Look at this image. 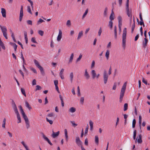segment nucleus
<instances>
[{
	"label": "nucleus",
	"instance_id": "f257e3e1",
	"mask_svg": "<svg viewBox=\"0 0 150 150\" xmlns=\"http://www.w3.org/2000/svg\"><path fill=\"white\" fill-rule=\"evenodd\" d=\"M19 108L21 111V113L22 114L23 117L25 120L26 128L27 129H28L30 127L29 121L28 119V117L25 114V113L24 112L21 106H19Z\"/></svg>",
	"mask_w": 150,
	"mask_h": 150
},
{
	"label": "nucleus",
	"instance_id": "f03ea898",
	"mask_svg": "<svg viewBox=\"0 0 150 150\" xmlns=\"http://www.w3.org/2000/svg\"><path fill=\"white\" fill-rule=\"evenodd\" d=\"M112 73V68L110 66L108 71V74L107 73L106 70H104L103 74V79L105 84H106L108 81V79L109 76Z\"/></svg>",
	"mask_w": 150,
	"mask_h": 150
},
{
	"label": "nucleus",
	"instance_id": "7ed1b4c3",
	"mask_svg": "<svg viewBox=\"0 0 150 150\" xmlns=\"http://www.w3.org/2000/svg\"><path fill=\"white\" fill-rule=\"evenodd\" d=\"M127 33V28H125L123 29L122 35V45L124 49H125L126 46Z\"/></svg>",
	"mask_w": 150,
	"mask_h": 150
},
{
	"label": "nucleus",
	"instance_id": "20e7f679",
	"mask_svg": "<svg viewBox=\"0 0 150 150\" xmlns=\"http://www.w3.org/2000/svg\"><path fill=\"white\" fill-rule=\"evenodd\" d=\"M126 85L127 82H126L124 83L122 86V88H121L120 98V103L122 102L123 98L124 96V93L126 89Z\"/></svg>",
	"mask_w": 150,
	"mask_h": 150
},
{
	"label": "nucleus",
	"instance_id": "39448f33",
	"mask_svg": "<svg viewBox=\"0 0 150 150\" xmlns=\"http://www.w3.org/2000/svg\"><path fill=\"white\" fill-rule=\"evenodd\" d=\"M34 62L36 66L40 70L41 74L42 75H44L45 74V72L43 67L40 65L39 62L36 60L34 59Z\"/></svg>",
	"mask_w": 150,
	"mask_h": 150
},
{
	"label": "nucleus",
	"instance_id": "423d86ee",
	"mask_svg": "<svg viewBox=\"0 0 150 150\" xmlns=\"http://www.w3.org/2000/svg\"><path fill=\"white\" fill-rule=\"evenodd\" d=\"M41 134H42L43 138H44V139L50 145H52V143L50 142L49 139L47 137H46L44 134L43 132H41Z\"/></svg>",
	"mask_w": 150,
	"mask_h": 150
},
{
	"label": "nucleus",
	"instance_id": "0eeeda50",
	"mask_svg": "<svg viewBox=\"0 0 150 150\" xmlns=\"http://www.w3.org/2000/svg\"><path fill=\"white\" fill-rule=\"evenodd\" d=\"M137 141L138 143L141 144L142 142V136L141 134H139V137H137V139L135 141L136 143L137 142Z\"/></svg>",
	"mask_w": 150,
	"mask_h": 150
},
{
	"label": "nucleus",
	"instance_id": "6e6552de",
	"mask_svg": "<svg viewBox=\"0 0 150 150\" xmlns=\"http://www.w3.org/2000/svg\"><path fill=\"white\" fill-rule=\"evenodd\" d=\"M126 9L127 13H131L129 8V0H127L126 4Z\"/></svg>",
	"mask_w": 150,
	"mask_h": 150
},
{
	"label": "nucleus",
	"instance_id": "1a4fd4ad",
	"mask_svg": "<svg viewBox=\"0 0 150 150\" xmlns=\"http://www.w3.org/2000/svg\"><path fill=\"white\" fill-rule=\"evenodd\" d=\"M62 33L61 30L60 29L59 30V34L58 35L57 39V41H59L61 40L62 38Z\"/></svg>",
	"mask_w": 150,
	"mask_h": 150
},
{
	"label": "nucleus",
	"instance_id": "9d476101",
	"mask_svg": "<svg viewBox=\"0 0 150 150\" xmlns=\"http://www.w3.org/2000/svg\"><path fill=\"white\" fill-rule=\"evenodd\" d=\"M59 132L58 131L56 133L54 132L53 130L52 131V137L53 138H55L56 137L59 136Z\"/></svg>",
	"mask_w": 150,
	"mask_h": 150
},
{
	"label": "nucleus",
	"instance_id": "9b49d317",
	"mask_svg": "<svg viewBox=\"0 0 150 150\" xmlns=\"http://www.w3.org/2000/svg\"><path fill=\"white\" fill-rule=\"evenodd\" d=\"M84 75L86 79H89L90 77V76L88 74L87 69H85V72Z\"/></svg>",
	"mask_w": 150,
	"mask_h": 150
},
{
	"label": "nucleus",
	"instance_id": "f8f14e48",
	"mask_svg": "<svg viewBox=\"0 0 150 150\" xmlns=\"http://www.w3.org/2000/svg\"><path fill=\"white\" fill-rule=\"evenodd\" d=\"M0 27L3 34L4 33H6L7 29L6 27L4 26H2L1 25H0Z\"/></svg>",
	"mask_w": 150,
	"mask_h": 150
},
{
	"label": "nucleus",
	"instance_id": "ddd939ff",
	"mask_svg": "<svg viewBox=\"0 0 150 150\" xmlns=\"http://www.w3.org/2000/svg\"><path fill=\"white\" fill-rule=\"evenodd\" d=\"M76 143L78 146H80V145H81V146L82 145L81 144V141L79 137H76Z\"/></svg>",
	"mask_w": 150,
	"mask_h": 150
},
{
	"label": "nucleus",
	"instance_id": "4468645a",
	"mask_svg": "<svg viewBox=\"0 0 150 150\" xmlns=\"http://www.w3.org/2000/svg\"><path fill=\"white\" fill-rule=\"evenodd\" d=\"M1 13L2 16L4 17H6V11L5 9L4 8H1Z\"/></svg>",
	"mask_w": 150,
	"mask_h": 150
},
{
	"label": "nucleus",
	"instance_id": "2eb2a0df",
	"mask_svg": "<svg viewBox=\"0 0 150 150\" xmlns=\"http://www.w3.org/2000/svg\"><path fill=\"white\" fill-rule=\"evenodd\" d=\"M144 42H143V47L145 48L147 46V43L148 42V40L147 38H144Z\"/></svg>",
	"mask_w": 150,
	"mask_h": 150
},
{
	"label": "nucleus",
	"instance_id": "dca6fc26",
	"mask_svg": "<svg viewBox=\"0 0 150 150\" xmlns=\"http://www.w3.org/2000/svg\"><path fill=\"white\" fill-rule=\"evenodd\" d=\"M91 74L92 76V78L94 79L96 76L95 71L94 70H92L91 71Z\"/></svg>",
	"mask_w": 150,
	"mask_h": 150
},
{
	"label": "nucleus",
	"instance_id": "f3484780",
	"mask_svg": "<svg viewBox=\"0 0 150 150\" xmlns=\"http://www.w3.org/2000/svg\"><path fill=\"white\" fill-rule=\"evenodd\" d=\"M139 18L140 20V21L139 22V24L141 25H142V24H143V21L142 18V13H139Z\"/></svg>",
	"mask_w": 150,
	"mask_h": 150
},
{
	"label": "nucleus",
	"instance_id": "a211bd4d",
	"mask_svg": "<svg viewBox=\"0 0 150 150\" xmlns=\"http://www.w3.org/2000/svg\"><path fill=\"white\" fill-rule=\"evenodd\" d=\"M23 11H20V16H19V20L20 21H21L22 20L23 17Z\"/></svg>",
	"mask_w": 150,
	"mask_h": 150
},
{
	"label": "nucleus",
	"instance_id": "6ab92c4d",
	"mask_svg": "<svg viewBox=\"0 0 150 150\" xmlns=\"http://www.w3.org/2000/svg\"><path fill=\"white\" fill-rule=\"evenodd\" d=\"M24 33L25 36V42L26 44L28 43V38L27 37V33L26 31H24Z\"/></svg>",
	"mask_w": 150,
	"mask_h": 150
},
{
	"label": "nucleus",
	"instance_id": "aec40b11",
	"mask_svg": "<svg viewBox=\"0 0 150 150\" xmlns=\"http://www.w3.org/2000/svg\"><path fill=\"white\" fill-rule=\"evenodd\" d=\"M83 32L82 31L80 32L79 33L78 37L77 38V40H79L81 38V37L83 36Z\"/></svg>",
	"mask_w": 150,
	"mask_h": 150
},
{
	"label": "nucleus",
	"instance_id": "412c9836",
	"mask_svg": "<svg viewBox=\"0 0 150 150\" xmlns=\"http://www.w3.org/2000/svg\"><path fill=\"white\" fill-rule=\"evenodd\" d=\"M10 44L13 46L14 48V50L15 52H16L17 47V45L15 43H14L11 42Z\"/></svg>",
	"mask_w": 150,
	"mask_h": 150
},
{
	"label": "nucleus",
	"instance_id": "4be33fe9",
	"mask_svg": "<svg viewBox=\"0 0 150 150\" xmlns=\"http://www.w3.org/2000/svg\"><path fill=\"white\" fill-rule=\"evenodd\" d=\"M64 134L66 141H67L68 140V136L67 130L66 129H64Z\"/></svg>",
	"mask_w": 150,
	"mask_h": 150
},
{
	"label": "nucleus",
	"instance_id": "5701e85b",
	"mask_svg": "<svg viewBox=\"0 0 150 150\" xmlns=\"http://www.w3.org/2000/svg\"><path fill=\"white\" fill-rule=\"evenodd\" d=\"M110 54V51L109 50H107L105 53V57L107 59H108L109 57V56Z\"/></svg>",
	"mask_w": 150,
	"mask_h": 150
},
{
	"label": "nucleus",
	"instance_id": "b1692460",
	"mask_svg": "<svg viewBox=\"0 0 150 150\" xmlns=\"http://www.w3.org/2000/svg\"><path fill=\"white\" fill-rule=\"evenodd\" d=\"M114 15V13L112 11V12L110 14V21H112V20H114V16H113V15Z\"/></svg>",
	"mask_w": 150,
	"mask_h": 150
},
{
	"label": "nucleus",
	"instance_id": "393cba45",
	"mask_svg": "<svg viewBox=\"0 0 150 150\" xmlns=\"http://www.w3.org/2000/svg\"><path fill=\"white\" fill-rule=\"evenodd\" d=\"M25 104L26 107L28 108L29 110H30L32 109L31 107L27 101H25Z\"/></svg>",
	"mask_w": 150,
	"mask_h": 150
},
{
	"label": "nucleus",
	"instance_id": "a878e982",
	"mask_svg": "<svg viewBox=\"0 0 150 150\" xmlns=\"http://www.w3.org/2000/svg\"><path fill=\"white\" fill-rule=\"evenodd\" d=\"M69 77L70 79V81L71 83H72V82L73 77H74V75L73 73L72 72H71L70 73Z\"/></svg>",
	"mask_w": 150,
	"mask_h": 150
},
{
	"label": "nucleus",
	"instance_id": "bb28decb",
	"mask_svg": "<svg viewBox=\"0 0 150 150\" xmlns=\"http://www.w3.org/2000/svg\"><path fill=\"white\" fill-rule=\"evenodd\" d=\"M114 32L115 38V39H116L117 38V27L116 26H114Z\"/></svg>",
	"mask_w": 150,
	"mask_h": 150
},
{
	"label": "nucleus",
	"instance_id": "cd10ccee",
	"mask_svg": "<svg viewBox=\"0 0 150 150\" xmlns=\"http://www.w3.org/2000/svg\"><path fill=\"white\" fill-rule=\"evenodd\" d=\"M108 8L105 7V8L104 11L103 13L104 16L105 17H106L107 16Z\"/></svg>",
	"mask_w": 150,
	"mask_h": 150
},
{
	"label": "nucleus",
	"instance_id": "c85d7f7f",
	"mask_svg": "<svg viewBox=\"0 0 150 150\" xmlns=\"http://www.w3.org/2000/svg\"><path fill=\"white\" fill-rule=\"evenodd\" d=\"M76 111V109L74 107H71L70 108L69 110V111L73 113L75 112Z\"/></svg>",
	"mask_w": 150,
	"mask_h": 150
},
{
	"label": "nucleus",
	"instance_id": "c756f323",
	"mask_svg": "<svg viewBox=\"0 0 150 150\" xmlns=\"http://www.w3.org/2000/svg\"><path fill=\"white\" fill-rule=\"evenodd\" d=\"M142 117L141 115H140L139 117V126L140 127V129H141V124L142 123Z\"/></svg>",
	"mask_w": 150,
	"mask_h": 150
},
{
	"label": "nucleus",
	"instance_id": "7c9ffc66",
	"mask_svg": "<svg viewBox=\"0 0 150 150\" xmlns=\"http://www.w3.org/2000/svg\"><path fill=\"white\" fill-rule=\"evenodd\" d=\"M74 56V54L72 53L71 54V56L70 57V59H69V62L70 63V62H72Z\"/></svg>",
	"mask_w": 150,
	"mask_h": 150
},
{
	"label": "nucleus",
	"instance_id": "2f4dec72",
	"mask_svg": "<svg viewBox=\"0 0 150 150\" xmlns=\"http://www.w3.org/2000/svg\"><path fill=\"white\" fill-rule=\"evenodd\" d=\"M17 115V117L18 120L19 121L18 122V123H21V117H20V114H18V115Z\"/></svg>",
	"mask_w": 150,
	"mask_h": 150
},
{
	"label": "nucleus",
	"instance_id": "473e14b6",
	"mask_svg": "<svg viewBox=\"0 0 150 150\" xmlns=\"http://www.w3.org/2000/svg\"><path fill=\"white\" fill-rule=\"evenodd\" d=\"M12 105L13 109L17 108V106L13 100H12Z\"/></svg>",
	"mask_w": 150,
	"mask_h": 150
},
{
	"label": "nucleus",
	"instance_id": "72a5a7b5",
	"mask_svg": "<svg viewBox=\"0 0 150 150\" xmlns=\"http://www.w3.org/2000/svg\"><path fill=\"white\" fill-rule=\"evenodd\" d=\"M128 104L126 103L124 104V110L125 111L127 110L128 108Z\"/></svg>",
	"mask_w": 150,
	"mask_h": 150
},
{
	"label": "nucleus",
	"instance_id": "f704fd0d",
	"mask_svg": "<svg viewBox=\"0 0 150 150\" xmlns=\"http://www.w3.org/2000/svg\"><path fill=\"white\" fill-rule=\"evenodd\" d=\"M0 46L2 47V49H3L4 50H5V47L3 43L1 41H0Z\"/></svg>",
	"mask_w": 150,
	"mask_h": 150
},
{
	"label": "nucleus",
	"instance_id": "c9c22d12",
	"mask_svg": "<svg viewBox=\"0 0 150 150\" xmlns=\"http://www.w3.org/2000/svg\"><path fill=\"white\" fill-rule=\"evenodd\" d=\"M135 23H133L132 26V30H131V33H133V32L135 28Z\"/></svg>",
	"mask_w": 150,
	"mask_h": 150
},
{
	"label": "nucleus",
	"instance_id": "e433bc0d",
	"mask_svg": "<svg viewBox=\"0 0 150 150\" xmlns=\"http://www.w3.org/2000/svg\"><path fill=\"white\" fill-rule=\"evenodd\" d=\"M95 139V142L96 144H98L99 142L98 137V136H96Z\"/></svg>",
	"mask_w": 150,
	"mask_h": 150
},
{
	"label": "nucleus",
	"instance_id": "4c0bfd02",
	"mask_svg": "<svg viewBox=\"0 0 150 150\" xmlns=\"http://www.w3.org/2000/svg\"><path fill=\"white\" fill-rule=\"evenodd\" d=\"M44 22V20L41 18H40L39 20L37 22V25H38Z\"/></svg>",
	"mask_w": 150,
	"mask_h": 150
},
{
	"label": "nucleus",
	"instance_id": "58836bf2",
	"mask_svg": "<svg viewBox=\"0 0 150 150\" xmlns=\"http://www.w3.org/2000/svg\"><path fill=\"white\" fill-rule=\"evenodd\" d=\"M89 128V126L87 124V126L86 127V129L85 131V135L87 134L88 132V130Z\"/></svg>",
	"mask_w": 150,
	"mask_h": 150
},
{
	"label": "nucleus",
	"instance_id": "ea45409f",
	"mask_svg": "<svg viewBox=\"0 0 150 150\" xmlns=\"http://www.w3.org/2000/svg\"><path fill=\"white\" fill-rule=\"evenodd\" d=\"M21 92L22 93V94L24 96L26 97V94H25V90L23 88H21Z\"/></svg>",
	"mask_w": 150,
	"mask_h": 150
},
{
	"label": "nucleus",
	"instance_id": "a19ab883",
	"mask_svg": "<svg viewBox=\"0 0 150 150\" xmlns=\"http://www.w3.org/2000/svg\"><path fill=\"white\" fill-rule=\"evenodd\" d=\"M102 29L101 27H100L98 32V34L99 36H100L101 33H102Z\"/></svg>",
	"mask_w": 150,
	"mask_h": 150
},
{
	"label": "nucleus",
	"instance_id": "79ce46f5",
	"mask_svg": "<svg viewBox=\"0 0 150 150\" xmlns=\"http://www.w3.org/2000/svg\"><path fill=\"white\" fill-rule=\"evenodd\" d=\"M113 22L112 21H110L109 22L108 25L110 27L111 29H112V27Z\"/></svg>",
	"mask_w": 150,
	"mask_h": 150
},
{
	"label": "nucleus",
	"instance_id": "37998d69",
	"mask_svg": "<svg viewBox=\"0 0 150 150\" xmlns=\"http://www.w3.org/2000/svg\"><path fill=\"white\" fill-rule=\"evenodd\" d=\"M136 120L135 119H134L132 121V127L133 128H134L135 127V124H136Z\"/></svg>",
	"mask_w": 150,
	"mask_h": 150
},
{
	"label": "nucleus",
	"instance_id": "c03bdc74",
	"mask_svg": "<svg viewBox=\"0 0 150 150\" xmlns=\"http://www.w3.org/2000/svg\"><path fill=\"white\" fill-rule=\"evenodd\" d=\"M41 89V87L39 85H37L36 86V89H35V91H37L38 90H40Z\"/></svg>",
	"mask_w": 150,
	"mask_h": 150
},
{
	"label": "nucleus",
	"instance_id": "a18cd8bd",
	"mask_svg": "<svg viewBox=\"0 0 150 150\" xmlns=\"http://www.w3.org/2000/svg\"><path fill=\"white\" fill-rule=\"evenodd\" d=\"M27 11L30 14H32V13L31 11L30 7L29 6H27Z\"/></svg>",
	"mask_w": 150,
	"mask_h": 150
},
{
	"label": "nucleus",
	"instance_id": "49530a36",
	"mask_svg": "<svg viewBox=\"0 0 150 150\" xmlns=\"http://www.w3.org/2000/svg\"><path fill=\"white\" fill-rule=\"evenodd\" d=\"M136 130H135L134 131L133 136V138L134 140L136 139Z\"/></svg>",
	"mask_w": 150,
	"mask_h": 150
},
{
	"label": "nucleus",
	"instance_id": "de8ad7c7",
	"mask_svg": "<svg viewBox=\"0 0 150 150\" xmlns=\"http://www.w3.org/2000/svg\"><path fill=\"white\" fill-rule=\"evenodd\" d=\"M70 122L72 124V125L74 127H75L77 125V124H76L74 121H71Z\"/></svg>",
	"mask_w": 150,
	"mask_h": 150
},
{
	"label": "nucleus",
	"instance_id": "09e8293b",
	"mask_svg": "<svg viewBox=\"0 0 150 150\" xmlns=\"http://www.w3.org/2000/svg\"><path fill=\"white\" fill-rule=\"evenodd\" d=\"M38 33L41 36H42L44 34V31L41 30H39L38 32Z\"/></svg>",
	"mask_w": 150,
	"mask_h": 150
},
{
	"label": "nucleus",
	"instance_id": "8fccbe9b",
	"mask_svg": "<svg viewBox=\"0 0 150 150\" xmlns=\"http://www.w3.org/2000/svg\"><path fill=\"white\" fill-rule=\"evenodd\" d=\"M47 121L49 122L50 125H52L53 124V122L52 120H50L48 119L47 118H46Z\"/></svg>",
	"mask_w": 150,
	"mask_h": 150
},
{
	"label": "nucleus",
	"instance_id": "3c124183",
	"mask_svg": "<svg viewBox=\"0 0 150 150\" xmlns=\"http://www.w3.org/2000/svg\"><path fill=\"white\" fill-rule=\"evenodd\" d=\"M82 57V55L81 54H80L79 56V57L76 60V62H77L80 60Z\"/></svg>",
	"mask_w": 150,
	"mask_h": 150
},
{
	"label": "nucleus",
	"instance_id": "603ef678",
	"mask_svg": "<svg viewBox=\"0 0 150 150\" xmlns=\"http://www.w3.org/2000/svg\"><path fill=\"white\" fill-rule=\"evenodd\" d=\"M31 41L32 42L34 43H37V42L35 40V37L32 38L31 39Z\"/></svg>",
	"mask_w": 150,
	"mask_h": 150
},
{
	"label": "nucleus",
	"instance_id": "864d4df0",
	"mask_svg": "<svg viewBox=\"0 0 150 150\" xmlns=\"http://www.w3.org/2000/svg\"><path fill=\"white\" fill-rule=\"evenodd\" d=\"M117 86V83L116 82H115L114 83L113 86L112 87V89L114 90H115Z\"/></svg>",
	"mask_w": 150,
	"mask_h": 150
},
{
	"label": "nucleus",
	"instance_id": "5fc2aeb1",
	"mask_svg": "<svg viewBox=\"0 0 150 150\" xmlns=\"http://www.w3.org/2000/svg\"><path fill=\"white\" fill-rule=\"evenodd\" d=\"M15 113L16 114V115L19 114V113L18 112V109L17 108H15L14 109H13Z\"/></svg>",
	"mask_w": 150,
	"mask_h": 150
},
{
	"label": "nucleus",
	"instance_id": "6e6d98bb",
	"mask_svg": "<svg viewBox=\"0 0 150 150\" xmlns=\"http://www.w3.org/2000/svg\"><path fill=\"white\" fill-rule=\"evenodd\" d=\"M66 25L68 26H70L71 25V23L70 20H68L67 21Z\"/></svg>",
	"mask_w": 150,
	"mask_h": 150
},
{
	"label": "nucleus",
	"instance_id": "4d7b16f0",
	"mask_svg": "<svg viewBox=\"0 0 150 150\" xmlns=\"http://www.w3.org/2000/svg\"><path fill=\"white\" fill-rule=\"evenodd\" d=\"M117 18L118 20V22H122V18L121 16H119Z\"/></svg>",
	"mask_w": 150,
	"mask_h": 150
},
{
	"label": "nucleus",
	"instance_id": "13d9d810",
	"mask_svg": "<svg viewBox=\"0 0 150 150\" xmlns=\"http://www.w3.org/2000/svg\"><path fill=\"white\" fill-rule=\"evenodd\" d=\"M77 92H78V95L79 96H80L81 95V93L80 92V90L79 87V86L77 87Z\"/></svg>",
	"mask_w": 150,
	"mask_h": 150
},
{
	"label": "nucleus",
	"instance_id": "bf43d9fd",
	"mask_svg": "<svg viewBox=\"0 0 150 150\" xmlns=\"http://www.w3.org/2000/svg\"><path fill=\"white\" fill-rule=\"evenodd\" d=\"M27 23L28 24L32 25V21L30 20H29L27 21Z\"/></svg>",
	"mask_w": 150,
	"mask_h": 150
},
{
	"label": "nucleus",
	"instance_id": "052dcab7",
	"mask_svg": "<svg viewBox=\"0 0 150 150\" xmlns=\"http://www.w3.org/2000/svg\"><path fill=\"white\" fill-rule=\"evenodd\" d=\"M142 82L144 84H145L146 85L147 84V81L146 80L144 79V78H142Z\"/></svg>",
	"mask_w": 150,
	"mask_h": 150
},
{
	"label": "nucleus",
	"instance_id": "680f3d73",
	"mask_svg": "<svg viewBox=\"0 0 150 150\" xmlns=\"http://www.w3.org/2000/svg\"><path fill=\"white\" fill-rule=\"evenodd\" d=\"M30 69L31 71H33V72H34V73H36V74L37 73V72L36 71V70L34 68H33V67L30 68Z\"/></svg>",
	"mask_w": 150,
	"mask_h": 150
},
{
	"label": "nucleus",
	"instance_id": "e2e57ef3",
	"mask_svg": "<svg viewBox=\"0 0 150 150\" xmlns=\"http://www.w3.org/2000/svg\"><path fill=\"white\" fill-rule=\"evenodd\" d=\"M21 58L23 60V62H24V59L23 56V54L22 52H21Z\"/></svg>",
	"mask_w": 150,
	"mask_h": 150
},
{
	"label": "nucleus",
	"instance_id": "0e129e2a",
	"mask_svg": "<svg viewBox=\"0 0 150 150\" xmlns=\"http://www.w3.org/2000/svg\"><path fill=\"white\" fill-rule=\"evenodd\" d=\"M95 64V62L93 60L92 61V63L91 64V68H93L94 67Z\"/></svg>",
	"mask_w": 150,
	"mask_h": 150
},
{
	"label": "nucleus",
	"instance_id": "69168bd1",
	"mask_svg": "<svg viewBox=\"0 0 150 150\" xmlns=\"http://www.w3.org/2000/svg\"><path fill=\"white\" fill-rule=\"evenodd\" d=\"M84 100V98L83 97H81L80 99V101L81 103L82 104H83V103Z\"/></svg>",
	"mask_w": 150,
	"mask_h": 150
},
{
	"label": "nucleus",
	"instance_id": "338daca9",
	"mask_svg": "<svg viewBox=\"0 0 150 150\" xmlns=\"http://www.w3.org/2000/svg\"><path fill=\"white\" fill-rule=\"evenodd\" d=\"M64 70V69H62L60 71V72L59 73V75H63Z\"/></svg>",
	"mask_w": 150,
	"mask_h": 150
},
{
	"label": "nucleus",
	"instance_id": "774afa93",
	"mask_svg": "<svg viewBox=\"0 0 150 150\" xmlns=\"http://www.w3.org/2000/svg\"><path fill=\"white\" fill-rule=\"evenodd\" d=\"M139 34H137V35L135 37L134 41H136L139 38Z\"/></svg>",
	"mask_w": 150,
	"mask_h": 150
}]
</instances>
